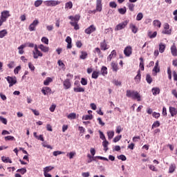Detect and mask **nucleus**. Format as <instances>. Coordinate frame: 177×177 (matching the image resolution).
I'll return each instance as SVG.
<instances>
[{"instance_id":"obj_6","label":"nucleus","mask_w":177,"mask_h":177,"mask_svg":"<svg viewBox=\"0 0 177 177\" xmlns=\"http://www.w3.org/2000/svg\"><path fill=\"white\" fill-rule=\"evenodd\" d=\"M6 80H7L8 84H9L10 88L12 85H15V84H17V80H16V77H10V76H8L6 77Z\"/></svg>"},{"instance_id":"obj_60","label":"nucleus","mask_w":177,"mask_h":177,"mask_svg":"<svg viewBox=\"0 0 177 177\" xmlns=\"http://www.w3.org/2000/svg\"><path fill=\"white\" fill-rule=\"evenodd\" d=\"M160 113L153 112L152 113V117H153V118H160Z\"/></svg>"},{"instance_id":"obj_28","label":"nucleus","mask_w":177,"mask_h":177,"mask_svg":"<svg viewBox=\"0 0 177 177\" xmlns=\"http://www.w3.org/2000/svg\"><path fill=\"white\" fill-rule=\"evenodd\" d=\"M8 35V30L6 29H3L0 31V38H3Z\"/></svg>"},{"instance_id":"obj_63","label":"nucleus","mask_w":177,"mask_h":177,"mask_svg":"<svg viewBox=\"0 0 177 177\" xmlns=\"http://www.w3.org/2000/svg\"><path fill=\"white\" fill-rule=\"evenodd\" d=\"M113 84L114 85H115L116 86H121V82L118 81V80H113Z\"/></svg>"},{"instance_id":"obj_46","label":"nucleus","mask_w":177,"mask_h":177,"mask_svg":"<svg viewBox=\"0 0 177 177\" xmlns=\"http://www.w3.org/2000/svg\"><path fill=\"white\" fill-rule=\"evenodd\" d=\"M118 12L120 15H125L127 13V8H119Z\"/></svg>"},{"instance_id":"obj_5","label":"nucleus","mask_w":177,"mask_h":177,"mask_svg":"<svg viewBox=\"0 0 177 177\" xmlns=\"http://www.w3.org/2000/svg\"><path fill=\"white\" fill-rule=\"evenodd\" d=\"M39 24L38 19H35L32 24H30L28 29L30 31H35V28Z\"/></svg>"},{"instance_id":"obj_11","label":"nucleus","mask_w":177,"mask_h":177,"mask_svg":"<svg viewBox=\"0 0 177 177\" xmlns=\"http://www.w3.org/2000/svg\"><path fill=\"white\" fill-rule=\"evenodd\" d=\"M63 85L64 86V89H70L71 88V82L68 79H66L64 81Z\"/></svg>"},{"instance_id":"obj_61","label":"nucleus","mask_w":177,"mask_h":177,"mask_svg":"<svg viewBox=\"0 0 177 177\" xmlns=\"http://www.w3.org/2000/svg\"><path fill=\"white\" fill-rule=\"evenodd\" d=\"M149 169H151V171H153V172H157V169H156V167L154 165H149Z\"/></svg>"},{"instance_id":"obj_21","label":"nucleus","mask_w":177,"mask_h":177,"mask_svg":"<svg viewBox=\"0 0 177 177\" xmlns=\"http://www.w3.org/2000/svg\"><path fill=\"white\" fill-rule=\"evenodd\" d=\"M153 24L154 27H157L158 28H160L161 27V21L158 19H156L153 21Z\"/></svg>"},{"instance_id":"obj_48","label":"nucleus","mask_w":177,"mask_h":177,"mask_svg":"<svg viewBox=\"0 0 177 177\" xmlns=\"http://www.w3.org/2000/svg\"><path fill=\"white\" fill-rule=\"evenodd\" d=\"M74 156H75V152L71 151L70 153H68L66 154V157H68L70 160L74 158Z\"/></svg>"},{"instance_id":"obj_14","label":"nucleus","mask_w":177,"mask_h":177,"mask_svg":"<svg viewBox=\"0 0 177 177\" xmlns=\"http://www.w3.org/2000/svg\"><path fill=\"white\" fill-rule=\"evenodd\" d=\"M131 99L137 100V102H140V100H142V97L140 96V94H139L138 91H136V93H134V95H133V97Z\"/></svg>"},{"instance_id":"obj_32","label":"nucleus","mask_w":177,"mask_h":177,"mask_svg":"<svg viewBox=\"0 0 177 177\" xmlns=\"http://www.w3.org/2000/svg\"><path fill=\"white\" fill-rule=\"evenodd\" d=\"M1 160H2L3 162H6V163L9 162L10 164H12V160H10V158L5 157V156L1 157Z\"/></svg>"},{"instance_id":"obj_4","label":"nucleus","mask_w":177,"mask_h":177,"mask_svg":"<svg viewBox=\"0 0 177 177\" xmlns=\"http://www.w3.org/2000/svg\"><path fill=\"white\" fill-rule=\"evenodd\" d=\"M60 1L55 0H48L44 1V4L46 6H57V5H60Z\"/></svg>"},{"instance_id":"obj_55","label":"nucleus","mask_w":177,"mask_h":177,"mask_svg":"<svg viewBox=\"0 0 177 177\" xmlns=\"http://www.w3.org/2000/svg\"><path fill=\"white\" fill-rule=\"evenodd\" d=\"M41 42H43V44H45L46 45H48V44H49V39L46 37H42Z\"/></svg>"},{"instance_id":"obj_57","label":"nucleus","mask_w":177,"mask_h":177,"mask_svg":"<svg viewBox=\"0 0 177 177\" xmlns=\"http://www.w3.org/2000/svg\"><path fill=\"white\" fill-rule=\"evenodd\" d=\"M164 50H165V45H160L159 46V51L160 53H163Z\"/></svg>"},{"instance_id":"obj_7","label":"nucleus","mask_w":177,"mask_h":177,"mask_svg":"<svg viewBox=\"0 0 177 177\" xmlns=\"http://www.w3.org/2000/svg\"><path fill=\"white\" fill-rule=\"evenodd\" d=\"M95 31H96V26H95V25H91L85 29L84 32L90 35V34L95 32Z\"/></svg>"},{"instance_id":"obj_58","label":"nucleus","mask_w":177,"mask_h":177,"mask_svg":"<svg viewBox=\"0 0 177 177\" xmlns=\"http://www.w3.org/2000/svg\"><path fill=\"white\" fill-rule=\"evenodd\" d=\"M118 158V160H122V161H127V157L124 155H120Z\"/></svg>"},{"instance_id":"obj_2","label":"nucleus","mask_w":177,"mask_h":177,"mask_svg":"<svg viewBox=\"0 0 177 177\" xmlns=\"http://www.w3.org/2000/svg\"><path fill=\"white\" fill-rule=\"evenodd\" d=\"M10 17V12L9 10H3L1 12L0 16V27Z\"/></svg>"},{"instance_id":"obj_37","label":"nucleus","mask_w":177,"mask_h":177,"mask_svg":"<svg viewBox=\"0 0 177 177\" xmlns=\"http://www.w3.org/2000/svg\"><path fill=\"white\" fill-rule=\"evenodd\" d=\"M25 48H26V46H24V45H21L19 47H18V50H19V55H23V53H24V49Z\"/></svg>"},{"instance_id":"obj_33","label":"nucleus","mask_w":177,"mask_h":177,"mask_svg":"<svg viewBox=\"0 0 177 177\" xmlns=\"http://www.w3.org/2000/svg\"><path fill=\"white\" fill-rule=\"evenodd\" d=\"M4 140H6V142H8L9 140H10V141H15L16 138H15L12 136H7L4 137Z\"/></svg>"},{"instance_id":"obj_41","label":"nucleus","mask_w":177,"mask_h":177,"mask_svg":"<svg viewBox=\"0 0 177 177\" xmlns=\"http://www.w3.org/2000/svg\"><path fill=\"white\" fill-rule=\"evenodd\" d=\"M148 36L149 38H156L157 37V32H149Z\"/></svg>"},{"instance_id":"obj_25","label":"nucleus","mask_w":177,"mask_h":177,"mask_svg":"<svg viewBox=\"0 0 177 177\" xmlns=\"http://www.w3.org/2000/svg\"><path fill=\"white\" fill-rule=\"evenodd\" d=\"M102 146L104 151H107V150H109V147H107L109 146V141H107V140H104L102 142Z\"/></svg>"},{"instance_id":"obj_23","label":"nucleus","mask_w":177,"mask_h":177,"mask_svg":"<svg viewBox=\"0 0 177 177\" xmlns=\"http://www.w3.org/2000/svg\"><path fill=\"white\" fill-rule=\"evenodd\" d=\"M129 27L133 34H136V32H138V28H136V26L133 25V24H130Z\"/></svg>"},{"instance_id":"obj_22","label":"nucleus","mask_w":177,"mask_h":177,"mask_svg":"<svg viewBox=\"0 0 177 177\" xmlns=\"http://www.w3.org/2000/svg\"><path fill=\"white\" fill-rule=\"evenodd\" d=\"M113 71H115V73H117V71H118V64L115 62H112L111 64Z\"/></svg>"},{"instance_id":"obj_47","label":"nucleus","mask_w":177,"mask_h":177,"mask_svg":"<svg viewBox=\"0 0 177 177\" xmlns=\"http://www.w3.org/2000/svg\"><path fill=\"white\" fill-rule=\"evenodd\" d=\"M93 118V115H86L82 117V120H92Z\"/></svg>"},{"instance_id":"obj_56","label":"nucleus","mask_w":177,"mask_h":177,"mask_svg":"<svg viewBox=\"0 0 177 177\" xmlns=\"http://www.w3.org/2000/svg\"><path fill=\"white\" fill-rule=\"evenodd\" d=\"M28 67L31 71H34L35 70V66H34V64L31 62L28 63Z\"/></svg>"},{"instance_id":"obj_9","label":"nucleus","mask_w":177,"mask_h":177,"mask_svg":"<svg viewBox=\"0 0 177 177\" xmlns=\"http://www.w3.org/2000/svg\"><path fill=\"white\" fill-rule=\"evenodd\" d=\"M124 54L127 57H129L132 55V47L127 46L124 50Z\"/></svg>"},{"instance_id":"obj_20","label":"nucleus","mask_w":177,"mask_h":177,"mask_svg":"<svg viewBox=\"0 0 177 177\" xmlns=\"http://www.w3.org/2000/svg\"><path fill=\"white\" fill-rule=\"evenodd\" d=\"M153 73H155V74H157V73H160V66H158V61H157L155 64V66L153 69Z\"/></svg>"},{"instance_id":"obj_39","label":"nucleus","mask_w":177,"mask_h":177,"mask_svg":"<svg viewBox=\"0 0 177 177\" xmlns=\"http://www.w3.org/2000/svg\"><path fill=\"white\" fill-rule=\"evenodd\" d=\"M98 77H99V72L93 71L91 75V78H93L94 80H97Z\"/></svg>"},{"instance_id":"obj_26","label":"nucleus","mask_w":177,"mask_h":177,"mask_svg":"<svg viewBox=\"0 0 177 177\" xmlns=\"http://www.w3.org/2000/svg\"><path fill=\"white\" fill-rule=\"evenodd\" d=\"M171 52L173 56H177V48L176 46H172L171 47Z\"/></svg>"},{"instance_id":"obj_34","label":"nucleus","mask_w":177,"mask_h":177,"mask_svg":"<svg viewBox=\"0 0 177 177\" xmlns=\"http://www.w3.org/2000/svg\"><path fill=\"white\" fill-rule=\"evenodd\" d=\"M146 81H147V84H151V82H153V78L151 77L150 74H147Z\"/></svg>"},{"instance_id":"obj_10","label":"nucleus","mask_w":177,"mask_h":177,"mask_svg":"<svg viewBox=\"0 0 177 177\" xmlns=\"http://www.w3.org/2000/svg\"><path fill=\"white\" fill-rule=\"evenodd\" d=\"M172 30L169 29V24L167 23L164 24V30L162 31L163 34H167V35H171Z\"/></svg>"},{"instance_id":"obj_52","label":"nucleus","mask_w":177,"mask_h":177,"mask_svg":"<svg viewBox=\"0 0 177 177\" xmlns=\"http://www.w3.org/2000/svg\"><path fill=\"white\" fill-rule=\"evenodd\" d=\"M158 127H160V122L159 121H156L152 124V129H153V128H158Z\"/></svg>"},{"instance_id":"obj_29","label":"nucleus","mask_w":177,"mask_h":177,"mask_svg":"<svg viewBox=\"0 0 177 177\" xmlns=\"http://www.w3.org/2000/svg\"><path fill=\"white\" fill-rule=\"evenodd\" d=\"M140 68H141L142 71H145V62L143 61V57H140Z\"/></svg>"},{"instance_id":"obj_51","label":"nucleus","mask_w":177,"mask_h":177,"mask_svg":"<svg viewBox=\"0 0 177 177\" xmlns=\"http://www.w3.org/2000/svg\"><path fill=\"white\" fill-rule=\"evenodd\" d=\"M80 82H81L82 85H84V86L88 85V80H86V79H85L84 77H82L81 79Z\"/></svg>"},{"instance_id":"obj_35","label":"nucleus","mask_w":177,"mask_h":177,"mask_svg":"<svg viewBox=\"0 0 177 177\" xmlns=\"http://www.w3.org/2000/svg\"><path fill=\"white\" fill-rule=\"evenodd\" d=\"M67 117L69 120H75L77 118V114L75 113H71Z\"/></svg>"},{"instance_id":"obj_15","label":"nucleus","mask_w":177,"mask_h":177,"mask_svg":"<svg viewBox=\"0 0 177 177\" xmlns=\"http://www.w3.org/2000/svg\"><path fill=\"white\" fill-rule=\"evenodd\" d=\"M115 56H117V52H115V50H112L111 54L108 56L107 61L111 62V59H113V57H115Z\"/></svg>"},{"instance_id":"obj_16","label":"nucleus","mask_w":177,"mask_h":177,"mask_svg":"<svg viewBox=\"0 0 177 177\" xmlns=\"http://www.w3.org/2000/svg\"><path fill=\"white\" fill-rule=\"evenodd\" d=\"M169 113L171 117H175L177 114V109L175 107L170 106L169 107Z\"/></svg>"},{"instance_id":"obj_18","label":"nucleus","mask_w":177,"mask_h":177,"mask_svg":"<svg viewBox=\"0 0 177 177\" xmlns=\"http://www.w3.org/2000/svg\"><path fill=\"white\" fill-rule=\"evenodd\" d=\"M73 91L76 93H78L80 92H85V88L84 87H82L81 86H79L78 87H74Z\"/></svg>"},{"instance_id":"obj_8","label":"nucleus","mask_w":177,"mask_h":177,"mask_svg":"<svg viewBox=\"0 0 177 177\" xmlns=\"http://www.w3.org/2000/svg\"><path fill=\"white\" fill-rule=\"evenodd\" d=\"M42 57V53L38 50L37 46H35V50L33 51V57L34 59H38V57Z\"/></svg>"},{"instance_id":"obj_50","label":"nucleus","mask_w":177,"mask_h":177,"mask_svg":"<svg viewBox=\"0 0 177 177\" xmlns=\"http://www.w3.org/2000/svg\"><path fill=\"white\" fill-rule=\"evenodd\" d=\"M107 135L108 139H113V138H114V131H108Z\"/></svg>"},{"instance_id":"obj_24","label":"nucleus","mask_w":177,"mask_h":177,"mask_svg":"<svg viewBox=\"0 0 177 177\" xmlns=\"http://www.w3.org/2000/svg\"><path fill=\"white\" fill-rule=\"evenodd\" d=\"M50 82H53V79L51 77H46V79L44 81V85L48 86L50 84Z\"/></svg>"},{"instance_id":"obj_27","label":"nucleus","mask_w":177,"mask_h":177,"mask_svg":"<svg viewBox=\"0 0 177 177\" xmlns=\"http://www.w3.org/2000/svg\"><path fill=\"white\" fill-rule=\"evenodd\" d=\"M88 57V53L85 51H82L81 55L80 56V59H82V60H85Z\"/></svg>"},{"instance_id":"obj_3","label":"nucleus","mask_w":177,"mask_h":177,"mask_svg":"<svg viewBox=\"0 0 177 177\" xmlns=\"http://www.w3.org/2000/svg\"><path fill=\"white\" fill-rule=\"evenodd\" d=\"M129 23V20H125L124 21L118 24L115 28V31H120L121 30H124L127 26H128V24Z\"/></svg>"},{"instance_id":"obj_43","label":"nucleus","mask_w":177,"mask_h":177,"mask_svg":"<svg viewBox=\"0 0 177 177\" xmlns=\"http://www.w3.org/2000/svg\"><path fill=\"white\" fill-rule=\"evenodd\" d=\"M17 172H19L21 175H24V174L27 172V169L26 168L18 169Z\"/></svg>"},{"instance_id":"obj_36","label":"nucleus","mask_w":177,"mask_h":177,"mask_svg":"<svg viewBox=\"0 0 177 177\" xmlns=\"http://www.w3.org/2000/svg\"><path fill=\"white\" fill-rule=\"evenodd\" d=\"M60 154H66V152L61 151H55L53 153V156H54L55 157H57V156H60Z\"/></svg>"},{"instance_id":"obj_38","label":"nucleus","mask_w":177,"mask_h":177,"mask_svg":"<svg viewBox=\"0 0 177 177\" xmlns=\"http://www.w3.org/2000/svg\"><path fill=\"white\" fill-rule=\"evenodd\" d=\"M73 8V2L68 1L65 3V9H72Z\"/></svg>"},{"instance_id":"obj_54","label":"nucleus","mask_w":177,"mask_h":177,"mask_svg":"<svg viewBox=\"0 0 177 177\" xmlns=\"http://www.w3.org/2000/svg\"><path fill=\"white\" fill-rule=\"evenodd\" d=\"M0 121L4 124V125H6L8 124V120H6V118H4L2 116H0Z\"/></svg>"},{"instance_id":"obj_13","label":"nucleus","mask_w":177,"mask_h":177,"mask_svg":"<svg viewBox=\"0 0 177 177\" xmlns=\"http://www.w3.org/2000/svg\"><path fill=\"white\" fill-rule=\"evenodd\" d=\"M136 93V91L132 90H127L126 96L127 97H131V99L133 97V95Z\"/></svg>"},{"instance_id":"obj_62","label":"nucleus","mask_w":177,"mask_h":177,"mask_svg":"<svg viewBox=\"0 0 177 177\" xmlns=\"http://www.w3.org/2000/svg\"><path fill=\"white\" fill-rule=\"evenodd\" d=\"M110 8H117V3L114 1H111L109 3Z\"/></svg>"},{"instance_id":"obj_44","label":"nucleus","mask_w":177,"mask_h":177,"mask_svg":"<svg viewBox=\"0 0 177 177\" xmlns=\"http://www.w3.org/2000/svg\"><path fill=\"white\" fill-rule=\"evenodd\" d=\"M167 74L169 80H172V71H171V68H167Z\"/></svg>"},{"instance_id":"obj_1","label":"nucleus","mask_w":177,"mask_h":177,"mask_svg":"<svg viewBox=\"0 0 177 177\" xmlns=\"http://www.w3.org/2000/svg\"><path fill=\"white\" fill-rule=\"evenodd\" d=\"M68 19L71 20V21L70 22L71 26H72V27H74L75 30H80V26L78 25V21H80V15H75V17L69 16Z\"/></svg>"},{"instance_id":"obj_12","label":"nucleus","mask_w":177,"mask_h":177,"mask_svg":"<svg viewBox=\"0 0 177 177\" xmlns=\"http://www.w3.org/2000/svg\"><path fill=\"white\" fill-rule=\"evenodd\" d=\"M103 6L102 5V0H97L96 1V9L97 12H102Z\"/></svg>"},{"instance_id":"obj_17","label":"nucleus","mask_w":177,"mask_h":177,"mask_svg":"<svg viewBox=\"0 0 177 177\" xmlns=\"http://www.w3.org/2000/svg\"><path fill=\"white\" fill-rule=\"evenodd\" d=\"M41 92L44 95H48V93H50L52 92V89L50 87H44L41 89Z\"/></svg>"},{"instance_id":"obj_30","label":"nucleus","mask_w":177,"mask_h":177,"mask_svg":"<svg viewBox=\"0 0 177 177\" xmlns=\"http://www.w3.org/2000/svg\"><path fill=\"white\" fill-rule=\"evenodd\" d=\"M152 93L154 96H156V95L160 94V88H153L151 89Z\"/></svg>"},{"instance_id":"obj_31","label":"nucleus","mask_w":177,"mask_h":177,"mask_svg":"<svg viewBox=\"0 0 177 177\" xmlns=\"http://www.w3.org/2000/svg\"><path fill=\"white\" fill-rule=\"evenodd\" d=\"M39 49H41V50H42V52H48L49 47H47V46H44V45H40L39 46Z\"/></svg>"},{"instance_id":"obj_45","label":"nucleus","mask_w":177,"mask_h":177,"mask_svg":"<svg viewBox=\"0 0 177 177\" xmlns=\"http://www.w3.org/2000/svg\"><path fill=\"white\" fill-rule=\"evenodd\" d=\"M53 167H51V166H48V167H46L44 169V173H48L50 171H52V169H53Z\"/></svg>"},{"instance_id":"obj_49","label":"nucleus","mask_w":177,"mask_h":177,"mask_svg":"<svg viewBox=\"0 0 177 177\" xmlns=\"http://www.w3.org/2000/svg\"><path fill=\"white\" fill-rule=\"evenodd\" d=\"M142 19H143V13L140 12L137 15L136 20H137V21H140V20H142Z\"/></svg>"},{"instance_id":"obj_19","label":"nucleus","mask_w":177,"mask_h":177,"mask_svg":"<svg viewBox=\"0 0 177 177\" xmlns=\"http://www.w3.org/2000/svg\"><path fill=\"white\" fill-rule=\"evenodd\" d=\"M176 169V165L175 163L171 164L169 167V174H174Z\"/></svg>"},{"instance_id":"obj_42","label":"nucleus","mask_w":177,"mask_h":177,"mask_svg":"<svg viewBox=\"0 0 177 177\" xmlns=\"http://www.w3.org/2000/svg\"><path fill=\"white\" fill-rule=\"evenodd\" d=\"M42 2H44L42 0H37L35 1V8H39V6H41L42 5Z\"/></svg>"},{"instance_id":"obj_53","label":"nucleus","mask_w":177,"mask_h":177,"mask_svg":"<svg viewBox=\"0 0 177 177\" xmlns=\"http://www.w3.org/2000/svg\"><path fill=\"white\" fill-rule=\"evenodd\" d=\"M128 7L129 10H131V12H133L134 9H135V4L133 3H129L128 4Z\"/></svg>"},{"instance_id":"obj_64","label":"nucleus","mask_w":177,"mask_h":177,"mask_svg":"<svg viewBox=\"0 0 177 177\" xmlns=\"http://www.w3.org/2000/svg\"><path fill=\"white\" fill-rule=\"evenodd\" d=\"M66 42H67L68 45H71V37L68 36L66 39Z\"/></svg>"},{"instance_id":"obj_40","label":"nucleus","mask_w":177,"mask_h":177,"mask_svg":"<svg viewBox=\"0 0 177 177\" xmlns=\"http://www.w3.org/2000/svg\"><path fill=\"white\" fill-rule=\"evenodd\" d=\"M101 73L102 75H107V67L102 66L101 69Z\"/></svg>"},{"instance_id":"obj_59","label":"nucleus","mask_w":177,"mask_h":177,"mask_svg":"<svg viewBox=\"0 0 177 177\" xmlns=\"http://www.w3.org/2000/svg\"><path fill=\"white\" fill-rule=\"evenodd\" d=\"M21 70V66H17L15 70H14V73L15 74H19V71Z\"/></svg>"}]
</instances>
